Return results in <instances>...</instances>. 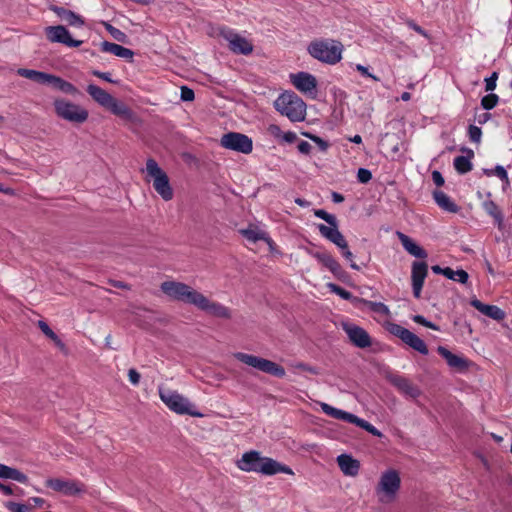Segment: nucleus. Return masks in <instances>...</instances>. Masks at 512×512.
I'll use <instances>...</instances> for the list:
<instances>
[{
    "instance_id": "1",
    "label": "nucleus",
    "mask_w": 512,
    "mask_h": 512,
    "mask_svg": "<svg viewBox=\"0 0 512 512\" xmlns=\"http://www.w3.org/2000/svg\"><path fill=\"white\" fill-rule=\"evenodd\" d=\"M236 465L241 471L256 472L269 476L277 473L294 474L290 467L272 458L263 457L260 452L256 450L245 452L241 458L237 460Z\"/></svg>"
},
{
    "instance_id": "2",
    "label": "nucleus",
    "mask_w": 512,
    "mask_h": 512,
    "mask_svg": "<svg viewBox=\"0 0 512 512\" xmlns=\"http://www.w3.org/2000/svg\"><path fill=\"white\" fill-rule=\"evenodd\" d=\"M87 93L95 102L109 110L112 114L126 121L134 122L136 120L135 113L125 103L118 101L101 87L89 84L87 86Z\"/></svg>"
},
{
    "instance_id": "3",
    "label": "nucleus",
    "mask_w": 512,
    "mask_h": 512,
    "mask_svg": "<svg viewBox=\"0 0 512 512\" xmlns=\"http://www.w3.org/2000/svg\"><path fill=\"white\" fill-rule=\"evenodd\" d=\"M275 109L292 122H300L306 116L305 102L293 92L282 93L274 102Z\"/></svg>"
},
{
    "instance_id": "4",
    "label": "nucleus",
    "mask_w": 512,
    "mask_h": 512,
    "mask_svg": "<svg viewBox=\"0 0 512 512\" xmlns=\"http://www.w3.org/2000/svg\"><path fill=\"white\" fill-rule=\"evenodd\" d=\"M401 486V478L398 471L394 469L383 472L375 487V495L382 504H388L396 499Z\"/></svg>"
},
{
    "instance_id": "5",
    "label": "nucleus",
    "mask_w": 512,
    "mask_h": 512,
    "mask_svg": "<svg viewBox=\"0 0 512 512\" xmlns=\"http://www.w3.org/2000/svg\"><path fill=\"white\" fill-rule=\"evenodd\" d=\"M342 49V44L335 40L313 41L308 46V52L313 58L328 64H336L341 60Z\"/></svg>"
},
{
    "instance_id": "6",
    "label": "nucleus",
    "mask_w": 512,
    "mask_h": 512,
    "mask_svg": "<svg viewBox=\"0 0 512 512\" xmlns=\"http://www.w3.org/2000/svg\"><path fill=\"white\" fill-rule=\"evenodd\" d=\"M159 396L163 403L177 414L203 417V414L196 410L195 405L177 391L159 387Z\"/></svg>"
},
{
    "instance_id": "7",
    "label": "nucleus",
    "mask_w": 512,
    "mask_h": 512,
    "mask_svg": "<svg viewBox=\"0 0 512 512\" xmlns=\"http://www.w3.org/2000/svg\"><path fill=\"white\" fill-rule=\"evenodd\" d=\"M146 173L152 180V185L155 191L160 195L164 201L172 200L174 196L173 188L170 185L169 177L166 172L158 165V163L149 158L146 161Z\"/></svg>"
},
{
    "instance_id": "8",
    "label": "nucleus",
    "mask_w": 512,
    "mask_h": 512,
    "mask_svg": "<svg viewBox=\"0 0 512 512\" xmlns=\"http://www.w3.org/2000/svg\"><path fill=\"white\" fill-rule=\"evenodd\" d=\"M161 291L173 300L195 306L200 292L189 285L177 281H165L160 286Z\"/></svg>"
},
{
    "instance_id": "9",
    "label": "nucleus",
    "mask_w": 512,
    "mask_h": 512,
    "mask_svg": "<svg viewBox=\"0 0 512 512\" xmlns=\"http://www.w3.org/2000/svg\"><path fill=\"white\" fill-rule=\"evenodd\" d=\"M53 105L57 116L66 121L82 124L88 119V111L73 102L65 99H55Z\"/></svg>"
},
{
    "instance_id": "10",
    "label": "nucleus",
    "mask_w": 512,
    "mask_h": 512,
    "mask_svg": "<svg viewBox=\"0 0 512 512\" xmlns=\"http://www.w3.org/2000/svg\"><path fill=\"white\" fill-rule=\"evenodd\" d=\"M320 407H321V410L326 415H328L334 419H339V420H343L348 423L355 424L356 426L364 429L365 431L369 432L373 436H377V437L382 436V433L377 428H375L372 424H370L369 422H367L364 419L357 417L356 415H354L352 413L346 412L341 409H337L327 403H321Z\"/></svg>"
},
{
    "instance_id": "11",
    "label": "nucleus",
    "mask_w": 512,
    "mask_h": 512,
    "mask_svg": "<svg viewBox=\"0 0 512 512\" xmlns=\"http://www.w3.org/2000/svg\"><path fill=\"white\" fill-rule=\"evenodd\" d=\"M234 357L242 363L276 377H284L285 369L277 363L251 354L237 352Z\"/></svg>"
},
{
    "instance_id": "12",
    "label": "nucleus",
    "mask_w": 512,
    "mask_h": 512,
    "mask_svg": "<svg viewBox=\"0 0 512 512\" xmlns=\"http://www.w3.org/2000/svg\"><path fill=\"white\" fill-rule=\"evenodd\" d=\"M220 145L228 150L249 154L253 150V141L250 137L239 132H228L222 135Z\"/></svg>"
},
{
    "instance_id": "13",
    "label": "nucleus",
    "mask_w": 512,
    "mask_h": 512,
    "mask_svg": "<svg viewBox=\"0 0 512 512\" xmlns=\"http://www.w3.org/2000/svg\"><path fill=\"white\" fill-rule=\"evenodd\" d=\"M389 332L394 336L400 338L405 344H407L417 352L423 355L428 354V348L424 341L410 330L402 327L399 324H390Z\"/></svg>"
},
{
    "instance_id": "14",
    "label": "nucleus",
    "mask_w": 512,
    "mask_h": 512,
    "mask_svg": "<svg viewBox=\"0 0 512 512\" xmlns=\"http://www.w3.org/2000/svg\"><path fill=\"white\" fill-rule=\"evenodd\" d=\"M221 36L228 42L229 49L236 54L248 55L253 51L252 43L231 29H222Z\"/></svg>"
},
{
    "instance_id": "15",
    "label": "nucleus",
    "mask_w": 512,
    "mask_h": 512,
    "mask_svg": "<svg viewBox=\"0 0 512 512\" xmlns=\"http://www.w3.org/2000/svg\"><path fill=\"white\" fill-rule=\"evenodd\" d=\"M195 307L213 317L221 319H230L232 317L231 310L228 307L221 303L211 301L202 293L199 294Z\"/></svg>"
},
{
    "instance_id": "16",
    "label": "nucleus",
    "mask_w": 512,
    "mask_h": 512,
    "mask_svg": "<svg viewBox=\"0 0 512 512\" xmlns=\"http://www.w3.org/2000/svg\"><path fill=\"white\" fill-rule=\"evenodd\" d=\"M46 487L66 496H74L84 491V486L75 480H64L60 478H49L45 482Z\"/></svg>"
},
{
    "instance_id": "17",
    "label": "nucleus",
    "mask_w": 512,
    "mask_h": 512,
    "mask_svg": "<svg viewBox=\"0 0 512 512\" xmlns=\"http://www.w3.org/2000/svg\"><path fill=\"white\" fill-rule=\"evenodd\" d=\"M47 39L53 43H61L68 47H79L81 40H75L71 37L70 32L62 25L48 26L45 29Z\"/></svg>"
},
{
    "instance_id": "18",
    "label": "nucleus",
    "mask_w": 512,
    "mask_h": 512,
    "mask_svg": "<svg viewBox=\"0 0 512 512\" xmlns=\"http://www.w3.org/2000/svg\"><path fill=\"white\" fill-rule=\"evenodd\" d=\"M342 327L350 341L355 346L359 348H367L371 345V338L363 328L353 323H343Z\"/></svg>"
},
{
    "instance_id": "19",
    "label": "nucleus",
    "mask_w": 512,
    "mask_h": 512,
    "mask_svg": "<svg viewBox=\"0 0 512 512\" xmlns=\"http://www.w3.org/2000/svg\"><path fill=\"white\" fill-rule=\"evenodd\" d=\"M387 380L406 397L415 399L421 394L420 389L403 376L391 374L387 376Z\"/></svg>"
},
{
    "instance_id": "20",
    "label": "nucleus",
    "mask_w": 512,
    "mask_h": 512,
    "mask_svg": "<svg viewBox=\"0 0 512 512\" xmlns=\"http://www.w3.org/2000/svg\"><path fill=\"white\" fill-rule=\"evenodd\" d=\"M428 274V265L426 262H413L412 271H411V280H412V288L413 294L415 298L421 297V291L423 288V284L425 278Z\"/></svg>"
},
{
    "instance_id": "21",
    "label": "nucleus",
    "mask_w": 512,
    "mask_h": 512,
    "mask_svg": "<svg viewBox=\"0 0 512 512\" xmlns=\"http://www.w3.org/2000/svg\"><path fill=\"white\" fill-rule=\"evenodd\" d=\"M290 79L295 88L303 93H311L316 90V78L307 72L291 74Z\"/></svg>"
},
{
    "instance_id": "22",
    "label": "nucleus",
    "mask_w": 512,
    "mask_h": 512,
    "mask_svg": "<svg viewBox=\"0 0 512 512\" xmlns=\"http://www.w3.org/2000/svg\"><path fill=\"white\" fill-rule=\"evenodd\" d=\"M318 230L320 234L327 240L334 243L340 249H346L347 241L343 234L338 229V222L336 226H326L324 224H318Z\"/></svg>"
},
{
    "instance_id": "23",
    "label": "nucleus",
    "mask_w": 512,
    "mask_h": 512,
    "mask_svg": "<svg viewBox=\"0 0 512 512\" xmlns=\"http://www.w3.org/2000/svg\"><path fill=\"white\" fill-rule=\"evenodd\" d=\"M471 305L485 316L496 321H501L505 318V312L498 306L484 304L478 299H473Z\"/></svg>"
},
{
    "instance_id": "24",
    "label": "nucleus",
    "mask_w": 512,
    "mask_h": 512,
    "mask_svg": "<svg viewBox=\"0 0 512 512\" xmlns=\"http://www.w3.org/2000/svg\"><path fill=\"white\" fill-rule=\"evenodd\" d=\"M396 235H397L398 239L400 240L403 248L409 254L413 255L414 257L421 258V259L427 258V256H428L427 252L422 247L417 245L409 236H407L406 234H404L400 231H397Z\"/></svg>"
},
{
    "instance_id": "25",
    "label": "nucleus",
    "mask_w": 512,
    "mask_h": 512,
    "mask_svg": "<svg viewBox=\"0 0 512 512\" xmlns=\"http://www.w3.org/2000/svg\"><path fill=\"white\" fill-rule=\"evenodd\" d=\"M337 463L346 476H356L359 472L360 462L348 454L339 455Z\"/></svg>"
},
{
    "instance_id": "26",
    "label": "nucleus",
    "mask_w": 512,
    "mask_h": 512,
    "mask_svg": "<svg viewBox=\"0 0 512 512\" xmlns=\"http://www.w3.org/2000/svg\"><path fill=\"white\" fill-rule=\"evenodd\" d=\"M51 10L70 26L82 27L85 24L84 19L71 10L59 6H52Z\"/></svg>"
},
{
    "instance_id": "27",
    "label": "nucleus",
    "mask_w": 512,
    "mask_h": 512,
    "mask_svg": "<svg viewBox=\"0 0 512 512\" xmlns=\"http://www.w3.org/2000/svg\"><path fill=\"white\" fill-rule=\"evenodd\" d=\"M101 50L103 52L111 53L117 57L132 60L134 52L131 49L123 47L119 44L104 41L101 43Z\"/></svg>"
},
{
    "instance_id": "28",
    "label": "nucleus",
    "mask_w": 512,
    "mask_h": 512,
    "mask_svg": "<svg viewBox=\"0 0 512 512\" xmlns=\"http://www.w3.org/2000/svg\"><path fill=\"white\" fill-rule=\"evenodd\" d=\"M437 351L447 361L450 367L458 370H464L468 367V363L464 358L453 354L447 348L439 346Z\"/></svg>"
},
{
    "instance_id": "29",
    "label": "nucleus",
    "mask_w": 512,
    "mask_h": 512,
    "mask_svg": "<svg viewBox=\"0 0 512 512\" xmlns=\"http://www.w3.org/2000/svg\"><path fill=\"white\" fill-rule=\"evenodd\" d=\"M314 257L326 268H328L335 276L342 273L341 265L338 261L328 252H317Z\"/></svg>"
},
{
    "instance_id": "30",
    "label": "nucleus",
    "mask_w": 512,
    "mask_h": 512,
    "mask_svg": "<svg viewBox=\"0 0 512 512\" xmlns=\"http://www.w3.org/2000/svg\"><path fill=\"white\" fill-rule=\"evenodd\" d=\"M48 85H51L56 90H59L63 93L69 94V95H77L79 94V90L70 82L65 81L64 79L50 74L49 81L47 83Z\"/></svg>"
},
{
    "instance_id": "31",
    "label": "nucleus",
    "mask_w": 512,
    "mask_h": 512,
    "mask_svg": "<svg viewBox=\"0 0 512 512\" xmlns=\"http://www.w3.org/2000/svg\"><path fill=\"white\" fill-rule=\"evenodd\" d=\"M433 198L437 205L445 211L456 213L459 210V207L450 199V197L440 190H435L433 192Z\"/></svg>"
},
{
    "instance_id": "32",
    "label": "nucleus",
    "mask_w": 512,
    "mask_h": 512,
    "mask_svg": "<svg viewBox=\"0 0 512 512\" xmlns=\"http://www.w3.org/2000/svg\"><path fill=\"white\" fill-rule=\"evenodd\" d=\"M243 237H245L250 242H257L259 240H263L268 243L270 246L273 244L271 238L262 230L257 227H249L247 229H241L239 231Z\"/></svg>"
},
{
    "instance_id": "33",
    "label": "nucleus",
    "mask_w": 512,
    "mask_h": 512,
    "mask_svg": "<svg viewBox=\"0 0 512 512\" xmlns=\"http://www.w3.org/2000/svg\"><path fill=\"white\" fill-rule=\"evenodd\" d=\"M0 478L12 479L20 483H27L28 477L18 469L0 464Z\"/></svg>"
},
{
    "instance_id": "34",
    "label": "nucleus",
    "mask_w": 512,
    "mask_h": 512,
    "mask_svg": "<svg viewBox=\"0 0 512 512\" xmlns=\"http://www.w3.org/2000/svg\"><path fill=\"white\" fill-rule=\"evenodd\" d=\"M18 75L30 79L34 82L40 83V84H47L49 81L50 74L32 70V69H25L20 68L17 71Z\"/></svg>"
},
{
    "instance_id": "35",
    "label": "nucleus",
    "mask_w": 512,
    "mask_h": 512,
    "mask_svg": "<svg viewBox=\"0 0 512 512\" xmlns=\"http://www.w3.org/2000/svg\"><path fill=\"white\" fill-rule=\"evenodd\" d=\"M483 208L490 216L494 218L498 227H501L504 217L497 204L492 200H487L483 203Z\"/></svg>"
},
{
    "instance_id": "36",
    "label": "nucleus",
    "mask_w": 512,
    "mask_h": 512,
    "mask_svg": "<svg viewBox=\"0 0 512 512\" xmlns=\"http://www.w3.org/2000/svg\"><path fill=\"white\" fill-rule=\"evenodd\" d=\"M38 327L43 332V334L48 337L50 340L54 342V344L61 350L65 349V344L62 340L56 335V333L49 327V325L42 320L38 321Z\"/></svg>"
},
{
    "instance_id": "37",
    "label": "nucleus",
    "mask_w": 512,
    "mask_h": 512,
    "mask_svg": "<svg viewBox=\"0 0 512 512\" xmlns=\"http://www.w3.org/2000/svg\"><path fill=\"white\" fill-rule=\"evenodd\" d=\"M443 275L445 277H447L448 279L458 281L462 284H465L469 278V275L465 270L459 269V270L454 271L450 267L445 268V271H443Z\"/></svg>"
},
{
    "instance_id": "38",
    "label": "nucleus",
    "mask_w": 512,
    "mask_h": 512,
    "mask_svg": "<svg viewBox=\"0 0 512 512\" xmlns=\"http://www.w3.org/2000/svg\"><path fill=\"white\" fill-rule=\"evenodd\" d=\"M454 168L460 174H465L472 170V164L469 157L457 156L454 159Z\"/></svg>"
},
{
    "instance_id": "39",
    "label": "nucleus",
    "mask_w": 512,
    "mask_h": 512,
    "mask_svg": "<svg viewBox=\"0 0 512 512\" xmlns=\"http://www.w3.org/2000/svg\"><path fill=\"white\" fill-rule=\"evenodd\" d=\"M371 311L375 312V313H379V314H382V315H388L389 314V308L381 303V302H373V301H369V300H364L362 299L361 300Z\"/></svg>"
},
{
    "instance_id": "40",
    "label": "nucleus",
    "mask_w": 512,
    "mask_h": 512,
    "mask_svg": "<svg viewBox=\"0 0 512 512\" xmlns=\"http://www.w3.org/2000/svg\"><path fill=\"white\" fill-rule=\"evenodd\" d=\"M5 506L11 512H31L33 510L31 503L21 504L15 502H7Z\"/></svg>"
},
{
    "instance_id": "41",
    "label": "nucleus",
    "mask_w": 512,
    "mask_h": 512,
    "mask_svg": "<svg viewBox=\"0 0 512 512\" xmlns=\"http://www.w3.org/2000/svg\"><path fill=\"white\" fill-rule=\"evenodd\" d=\"M314 215L326 221L329 224V226H336V223L338 222L336 216L329 214L323 209L314 210Z\"/></svg>"
},
{
    "instance_id": "42",
    "label": "nucleus",
    "mask_w": 512,
    "mask_h": 512,
    "mask_svg": "<svg viewBox=\"0 0 512 512\" xmlns=\"http://www.w3.org/2000/svg\"><path fill=\"white\" fill-rule=\"evenodd\" d=\"M498 100V96L491 93L481 99V105L485 110H491L497 105Z\"/></svg>"
},
{
    "instance_id": "43",
    "label": "nucleus",
    "mask_w": 512,
    "mask_h": 512,
    "mask_svg": "<svg viewBox=\"0 0 512 512\" xmlns=\"http://www.w3.org/2000/svg\"><path fill=\"white\" fill-rule=\"evenodd\" d=\"M327 286L331 292L336 293L337 295H339L341 298H343L345 300H350L353 297L349 291L345 290L344 288H342L334 283H329Z\"/></svg>"
},
{
    "instance_id": "44",
    "label": "nucleus",
    "mask_w": 512,
    "mask_h": 512,
    "mask_svg": "<svg viewBox=\"0 0 512 512\" xmlns=\"http://www.w3.org/2000/svg\"><path fill=\"white\" fill-rule=\"evenodd\" d=\"M105 28L115 40H117L119 42L125 41L126 34L124 32H122L121 30H119L118 28H115L114 26H112L111 24H108V23L105 24Z\"/></svg>"
},
{
    "instance_id": "45",
    "label": "nucleus",
    "mask_w": 512,
    "mask_h": 512,
    "mask_svg": "<svg viewBox=\"0 0 512 512\" xmlns=\"http://www.w3.org/2000/svg\"><path fill=\"white\" fill-rule=\"evenodd\" d=\"M485 172H486L487 175H491L492 173H494L501 180H503L506 183V185H509L508 174H507V171L505 170V168L503 166L497 165L493 171L486 170Z\"/></svg>"
},
{
    "instance_id": "46",
    "label": "nucleus",
    "mask_w": 512,
    "mask_h": 512,
    "mask_svg": "<svg viewBox=\"0 0 512 512\" xmlns=\"http://www.w3.org/2000/svg\"><path fill=\"white\" fill-rule=\"evenodd\" d=\"M469 139L472 142L479 143L482 136V131L478 126L470 125L468 129Z\"/></svg>"
},
{
    "instance_id": "47",
    "label": "nucleus",
    "mask_w": 512,
    "mask_h": 512,
    "mask_svg": "<svg viewBox=\"0 0 512 512\" xmlns=\"http://www.w3.org/2000/svg\"><path fill=\"white\" fill-rule=\"evenodd\" d=\"M413 321L420 324V325H423L427 328H430L432 330H436L438 331L439 330V327L437 325H435L434 323L426 320L422 315H414L412 317Z\"/></svg>"
},
{
    "instance_id": "48",
    "label": "nucleus",
    "mask_w": 512,
    "mask_h": 512,
    "mask_svg": "<svg viewBox=\"0 0 512 512\" xmlns=\"http://www.w3.org/2000/svg\"><path fill=\"white\" fill-rule=\"evenodd\" d=\"M357 179L360 183H368L372 179V173L368 169L360 168L357 172Z\"/></svg>"
},
{
    "instance_id": "49",
    "label": "nucleus",
    "mask_w": 512,
    "mask_h": 512,
    "mask_svg": "<svg viewBox=\"0 0 512 512\" xmlns=\"http://www.w3.org/2000/svg\"><path fill=\"white\" fill-rule=\"evenodd\" d=\"M180 98L182 101H193L195 98L194 91L187 86H182Z\"/></svg>"
},
{
    "instance_id": "50",
    "label": "nucleus",
    "mask_w": 512,
    "mask_h": 512,
    "mask_svg": "<svg viewBox=\"0 0 512 512\" xmlns=\"http://www.w3.org/2000/svg\"><path fill=\"white\" fill-rule=\"evenodd\" d=\"M342 255L346 260L350 262V267L354 270H360V267L353 261V254L348 248V244H346V249H341Z\"/></svg>"
},
{
    "instance_id": "51",
    "label": "nucleus",
    "mask_w": 512,
    "mask_h": 512,
    "mask_svg": "<svg viewBox=\"0 0 512 512\" xmlns=\"http://www.w3.org/2000/svg\"><path fill=\"white\" fill-rule=\"evenodd\" d=\"M304 135L308 138H310L313 142H315L322 151H325L328 148V144L326 141H324L322 138L312 135L310 133H304Z\"/></svg>"
},
{
    "instance_id": "52",
    "label": "nucleus",
    "mask_w": 512,
    "mask_h": 512,
    "mask_svg": "<svg viewBox=\"0 0 512 512\" xmlns=\"http://www.w3.org/2000/svg\"><path fill=\"white\" fill-rule=\"evenodd\" d=\"M128 378H129L130 382L136 386L139 384L141 376H140V373L136 369L131 368L128 371Z\"/></svg>"
},
{
    "instance_id": "53",
    "label": "nucleus",
    "mask_w": 512,
    "mask_h": 512,
    "mask_svg": "<svg viewBox=\"0 0 512 512\" xmlns=\"http://www.w3.org/2000/svg\"><path fill=\"white\" fill-rule=\"evenodd\" d=\"M496 80H497V73L494 72L489 78H487L485 80V82H486V86H485L486 91H493L496 88Z\"/></svg>"
},
{
    "instance_id": "54",
    "label": "nucleus",
    "mask_w": 512,
    "mask_h": 512,
    "mask_svg": "<svg viewBox=\"0 0 512 512\" xmlns=\"http://www.w3.org/2000/svg\"><path fill=\"white\" fill-rule=\"evenodd\" d=\"M356 70L358 72H360L363 76H367V77L372 78L374 81H379L380 80L377 76L369 73L368 68L363 66V65H361V64H357L356 65Z\"/></svg>"
},
{
    "instance_id": "55",
    "label": "nucleus",
    "mask_w": 512,
    "mask_h": 512,
    "mask_svg": "<svg viewBox=\"0 0 512 512\" xmlns=\"http://www.w3.org/2000/svg\"><path fill=\"white\" fill-rule=\"evenodd\" d=\"M267 130L268 133L275 138H280L283 135L280 127L276 124L269 125Z\"/></svg>"
},
{
    "instance_id": "56",
    "label": "nucleus",
    "mask_w": 512,
    "mask_h": 512,
    "mask_svg": "<svg viewBox=\"0 0 512 512\" xmlns=\"http://www.w3.org/2000/svg\"><path fill=\"white\" fill-rule=\"evenodd\" d=\"M92 74H93L94 76H96V77H98V78L102 79V80H105V81L109 82V83H116V81H114V80H112V79H111V77H110V75H111V74H110V73H108V72H100V71H98V70H93V71H92Z\"/></svg>"
},
{
    "instance_id": "57",
    "label": "nucleus",
    "mask_w": 512,
    "mask_h": 512,
    "mask_svg": "<svg viewBox=\"0 0 512 512\" xmlns=\"http://www.w3.org/2000/svg\"><path fill=\"white\" fill-rule=\"evenodd\" d=\"M297 148L300 153L308 155L311 152L312 146L307 141H301Z\"/></svg>"
},
{
    "instance_id": "58",
    "label": "nucleus",
    "mask_w": 512,
    "mask_h": 512,
    "mask_svg": "<svg viewBox=\"0 0 512 512\" xmlns=\"http://www.w3.org/2000/svg\"><path fill=\"white\" fill-rule=\"evenodd\" d=\"M432 180L437 186H442L445 182L442 174L439 171L432 172Z\"/></svg>"
},
{
    "instance_id": "59",
    "label": "nucleus",
    "mask_w": 512,
    "mask_h": 512,
    "mask_svg": "<svg viewBox=\"0 0 512 512\" xmlns=\"http://www.w3.org/2000/svg\"><path fill=\"white\" fill-rule=\"evenodd\" d=\"M408 26L410 28H412L415 32H417L418 34H420L426 38L428 37V33L424 29H422L419 25H417L415 22L409 21Z\"/></svg>"
},
{
    "instance_id": "60",
    "label": "nucleus",
    "mask_w": 512,
    "mask_h": 512,
    "mask_svg": "<svg viewBox=\"0 0 512 512\" xmlns=\"http://www.w3.org/2000/svg\"><path fill=\"white\" fill-rule=\"evenodd\" d=\"M28 503H31V506L34 509L35 507H43L45 504V500L40 497H32Z\"/></svg>"
},
{
    "instance_id": "61",
    "label": "nucleus",
    "mask_w": 512,
    "mask_h": 512,
    "mask_svg": "<svg viewBox=\"0 0 512 512\" xmlns=\"http://www.w3.org/2000/svg\"><path fill=\"white\" fill-rule=\"evenodd\" d=\"M282 138L287 143H293L297 139V135L294 132H286L282 135Z\"/></svg>"
},
{
    "instance_id": "62",
    "label": "nucleus",
    "mask_w": 512,
    "mask_h": 512,
    "mask_svg": "<svg viewBox=\"0 0 512 512\" xmlns=\"http://www.w3.org/2000/svg\"><path fill=\"white\" fill-rule=\"evenodd\" d=\"M111 285L114 286L115 288H119V289H126V290H129L130 289V285L125 283V282H122V281H117V280H111L110 281Z\"/></svg>"
},
{
    "instance_id": "63",
    "label": "nucleus",
    "mask_w": 512,
    "mask_h": 512,
    "mask_svg": "<svg viewBox=\"0 0 512 512\" xmlns=\"http://www.w3.org/2000/svg\"><path fill=\"white\" fill-rule=\"evenodd\" d=\"M0 491H2L5 495H12L14 490L11 486L5 485L0 482Z\"/></svg>"
},
{
    "instance_id": "64",
    "label": "nucleus",
    "mask_w": 512,
    "mask_h": 512,
    "mask_svg": "<svg viewBox=\"0 0 512 512\" xmlns=\"http://www.w3.org/2000/svg\"><path fill=\"white\" fill-rule=\"evenodd\" d=\"M297 368L302 369V370H305V371H308V372L313 373V374H316V373H317V371H316V369H315V368L310 367V366H308V365H306V364H304V363H300V364H298V365H297Z\"/></svg>"
}]
</instances>
